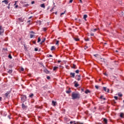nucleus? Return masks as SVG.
Here are the masks:
<instances>
[{
    "label": "nucleus",
    "mask_w": 124,
    "mask_h": 124,
    "mask_svg": "<svg viewBox=\"0 0 124 124\" xmlns=\"http://www.w3.org/2000/svg\"><path fill=\"white\" fill-rule=\"evenodd\" d=\"M52 103L53 106H56V104L57 103V102L52 101Z\"/></svg>",
    "instance_id": "9d476101"
},
{
    "label": "nucleus",
    "mask_w": 124,
    "mask_h": 124,
    "mask_svg": "<svg viewBox=\"0 0 124 124\" xmlns=\"http://www.w3.org/2000/svg\"><path fill=\"white\" fill-rule=\"evenodd\" d=\"M124 113H121L120 114V117H121V118H124Z\"/></svg>",
    "instance_id": "5701e85b"
},
{
    "label": "nucleus",
    "mask_w": 124,
    "mask_h": 124,
    "mask_svg": "<svg viewBox=\"0 0 124 124\" xmlns=\"http://www.w3.org/2000/svg\"><path fill=\"white\" fill-rule=\"evenodd\" d=\"M95 87L96 88V89H98V86H97V85H95Z\"/></svg>",
    "instance_id": "a19ab883"
},
{
    "label": "nucleus",
    "mask_w": 124,
    "mask_h": 124,
    "mask_svg": "<svg viewBox=\"0 0 124 124\" xmlns=\"http://www.w3.org/2000/svg\"><path fill=\"white\" fill-rule=\"evenodd\" d=\"M9 93H10V92H7L6 93H5L6 97H7V96H8V94H9Z\"/></svg>",
    "instance_id": "f8f14e48"
},
{
    "label": "nucleus",
    "mask_w": 124,
    "mask_h": 124,
    "mask_svg": "<svg viewBox=\"0 0 124 124\" xmlns=\"http://www.w3.org/2000/svg\"><path fill=\"white\" fill-rule=\"evenodd\" d=\"M72 1H73V0H70V1H69L70 3H71V2H72Z\"/></svg>",
    "instance_id": "37998d69"
},
{
    "label": "nucleus",
    "mask_w": 124,
    "mask_h": 124,
    "mask_svg": "<svg viewBox=\"0 0 124 124\" xmlns=\"http://www.w3.org/2000/svg\"><path fill=\"white\" fill-rule=\"evenodd\" d=\"M104 75H106V76H107V75L106 74V73H105Z\"/></svg>",
    "instance_id": "680f3d73"
},
{
    "label": "nucleus",
    "mask_w": 124,
    "mask_h": 124,
    "mask_svg": "<svg viewBox=\"0 0 124 124\" xmlns=\"http://www.w3.org/2000/svg\"><path fill=\"white\" fill-rule=\"evenodd\" d=\"M116 53H118V50H116Z\"/></svg>",
    "instance_id": "69168bd1"
},
{
    "label": "nucleus",
    "mask_w": 124,
    "mask_h": 124,
    "mask_svg": "<svg viewBox=\"0 0 124 124\" xmlns=\"http://www.w3.org/2000/svg\"><path fill=\"white\" fill-rule=\"evenodd\" d=\"M71 77L72 78H74L75 77V73H70Z\"/></svg>",
    "instance_id": "20e7f679"
},
{
    "label": "nucleus",
    "mask_w": 124,
    "mask_h": 124,
    "mask_svg": "<svg viewBox=\"0 0 124 124\" xmlns=\"http://www.w3.org/2000/svg\"><path fill=\"white\" fill-rule=\"evenodd\" d=\"M104 44H107V43H104Z\"/></svg>",
    "instance_id": "338daca9"
},
{
    "label": "nucleus",
    "mask_w": 124,
    "mask_h": 124,
    "mask_svg": "<svg viewBox=\"0 0 124 124\" xmlns=\"http://www.w3.org/2000/svg\"><path fill=\"white\" fill-rule=\"evenodd\" d=\"M23 7H28V6H29V4H24L23 5Z\"/></svg>",
    "instance_id": "6ab92c4d"
},
{
    "label": "nucleus",
    "mask_w": 124,
    "mask_h": 124,
    "mask_svg": "<svg viewBox=\"0 0 124 124\" xmlns=\"http://www.w3.org/2000/svg\"><path fill=\"white\" fill-rule=\"evenodd\" d=\"M86 41H89V39L85 40Z\"/></svg>",
    "instance_id": "bf43d9fd"
},
{
    "label": "nucleus",
    "mask_w": 124,
    "mask_h": 124,
    "mask_svg": "<svg viewBox=\"0 0 124 124\" xmlns=\"http://www.w3.org/2000/svg\"><path fill=\"white\" fill-rule=\"evenodd\" d=\"M98 56V54H94V57H97Z\"/></svg>",
    "instance_id": "79ce46f5"
},
{
    "label": "nucleus",
    "mask_w": 124,
    "mask_h": 124,
    "mask_svg": "<svg viewBox=\"0 0 124 124\" xmlns=\"http://www.w3.org/2000/svg\"><path fill=\"white\" fill-rule=\"evenodd\" d=\"M43 31H47V29L46 28H43Z\"/></svg>",
    "instance_id": "f704fd0d"
},
{
    "label": "nucleus",
    "mask_w": 124,
    "mask_h": 124,
    "mask_svg": "<svg viewBox=\"0 0 124 124\" xmlns=\"http://www.w3.org/2000/svg\"><path fill=\"white\" fill-rule=\"evenodd\" d=\"M21 101L22 102H25V101L27 100V96H26V95H22L21 96Z\"/></svg>",
    "instance_id": "f03ea898"
},
{
    "label": "nucleus",
    "mask_w": 124,
    "mask_h": 124,
    "mask_svg": "<svg viewBox=\"0 0 124 124\" xmlns=\"http://www.w3.org/2000/svg\"><path fill=\"white\" fill-rule=\"evenodd\" d=\"M80 2L82 3V0H79Z\"/></svg>",
    "instance_id": "e2e57ef3"
},
{
    "label": "nucleus",
    "mask_w": 124,
    "mask_h": 124,
    "mask_svg": "<svg viewBox=\"0 0 124 124\" xmlns=\"http://www.w3.org/2000/svg\"><path fill=\"white\" fill-rule=\"evenodd\" d=\"M100 98H101V99H103V100H106V98H103V96H101Z\"/></svg>",
    "instance_id": "412c9836"
},
{
    "label": "nucleus",
    "mask_w": 124,
    "mask_h": 124,
    "mask_svg": "<svg viewBox=\"0 0 124 124\" xmlns=\"http://www.w3.org/2000/svg\"><path fill=\"white\" fill-rule=\"evenodd\" d=\"M74 40H75V41H79V40H80V39L78 38H74Z\"/></svg>",
    "instance_id": "aec40b11"
},
{
    "label": "nucleus",
    "mask_w": 124,
    "mask_h": 124,
    "mask_svg": "<svg viewBox=\"0 0 124 124\" xmlns=\"http://www.w3.org/2000/svg\"><path fill=\"white\" fill-rule=\"evenodd\" d=\"M72 99H79L80 98V94L78 93H72Z\"/></svg>",
    "instance_id": "f257e3e1"
},
{
    "label": "nucleus",
    "mask_w": 124,
    "mask_h": 124,
    "mask_svg": "<svg viewBox=\"0 0 124 124\" xmlns=\"http://www.w3.org/2000/svg\"><path fill=\"white\" fill-rule=\"evenodd\" d=\"M9 5H10V4H9V6H8V9H9L10 8V7L9 6Z\"/></svg>",
    "instance_id": "de8ad7c7"
},
{
    "label": "nucleus",
    "mask_w": 124,
    "mask_h": 124,
    "mask_svg": "<svg viewBox=\"0 0 124 124\" xmlns=\"http://www.w3.org/2000/svg\"><path fill=\"white\" fill-rule=\"evenodd\" d=\"M97 31V29H92V30H91V31H93L94 32L95 31Z\"/></svg>",
    "instance_id": "4be33fe9"
},
{
    "label": "nucleus",
    "mask_w": 124,
    "mask_h": 124,
    "mask_svg": "<svg viewBox=\"0 0 124 124\" xmlns=\"http://www.w3.org/2000/svg\"><path fill=\"white\" fill-rule=\"evenodd\" d=\"M47 79H50V77H47Z\"/></svg>",
    "instance_id": "8fccbe9b"
},
{
    "label": "nucleus",
    "mask_w": 124,
    "mask_h": 124,
    "mask_svg": "<svg viewBox=\"0 0 124 124\" xmlns=\"http://www.w3.org/2000/svg\"><path fill=\"white\" fill-rule=\"evenodd\" d=\"M79 86V84H78V83H76L75 84V87H76V88H77V87H78Z\"/></svg>",
    "instance_id": "cd10ccee"
},
{
    "label": "nucleus",
    "mask_w": 124,
    "mask_h": 124,
    "mask_svg": "<svg viewBox=\"0 0 124 124\" xmlns=\"http://www.w3.org/2000/svg\"><path fill=\"white\" fill-rule=\"evenodd\" d=\"M33 3H34V1H33L31 2V4H33Z\"/></svg>",
    "instance_id": "603ef678"
},
{
    "label": "nucleus",
    "mask_w": 124,
    "mask_h": 124,
    "mask_svg": "<svg viewBox=\"0 0 124 124\" xmlns=\"http://www.w3.org/2000/svg\"><path fill=\"white\" fill-rule=\"evenodd\" d=\"M53 56L52 55H49L48 58H52Z\"/></svg>",
    "instance_id": "58836bf2"
},
{
    "label": "nucleus",
    "mask_w": 124,
    "mask_h": 124,
    "mask_svg": "<svg viewBox=\"0 0 124 124\" xmlns=\"http://www.w3.org/2000/svg\"><path fill=\"white\" fill-rule=\"evenodd\" d=\"M18 20L20 21V22H24V20L23 19V18L22 17H20L18 18Z\"/></svg>",
    "instance_id": "dca6fc26"
},
{
    "label": "nucleus",
    "mask_w": 124,
    "mask_h": 124,
    "mask_svg": "<svg viewBox=\"0 0 124 124\" xmlns=\"http://www.w3.org/2000/svg\"><path fill=\"white\" fill-rule=\"evenodd\" d=\"M34 51H38V48H35Z\"/></svg>",
    "instance_id": "473e14b6"
},
{
    "label": "nucleus",
    "mask_w": 124,
    "mask_h": 124,
    "mask_svg": "<svg viewBox=\"0 0 124 124\" xmlns=\"http://www.w3.org/2000/svg\"><path fill=\"white\" fill-rule=\"evenodd\" d=\"M88 46H85V47H84V49H85V50H86V49H88Z\"/></svg>",
    "instance_id": "ea45409f"
},
{
    "label": "nucleus",
    "mask_w": 124,
    "mask_h": 124,
    "mask_svg": "<svg viewBox=\"0 0 124 124\" xmlns=\"http://www.w3.org/2000/svg\"><path fill=\"white\" fill-rule=\"evenodd\" d=\"M73 123H75V121H74V122L71 121L70 122V124H73Z\"/></svg>",
    "instance_id": "4c0bfd02"
},
{
    "label": "nucleus",
    "mask_w": 124,
    "mask_h": 124,
    "mask_svg": "<svg viewBox=\"0 0 124 124\" xmlns=\"http://www.w3.org/2000/svg\"><path fill=\"white\" fill-rule=\"evenodd\" d=\"M8 118H9V119H11V118H10V115H8Z\"/></svg>",
    "instance_id": "3c124183"
},
{
    "label": "nucleus",
    "mask_w": 124,
    "mask_h": 124,
    "mask_svg": "<svg viewBox=\"0 0 124 124\" xmlns=\"http://www.w3.org/2000/svg\"><path fill=\"white\" fill-rule=\"evenodd\" d=\"M2 2H4L5 4H8V1L7 0H4Z\"/></svg>",
    "instance_id": "0eeeda50"
},
{
    "label": "nucleus",
    "mask_w": 124,
    "mask_h": 124,
    "mask_svg": "<svg viewBox=\"0 0 124 124\" xmlns=\"http://www.w3.org/2000/svg\"><path fill=\"white\" fill-rule=\"evenodd\" d=\"M34 37V35H33V34L30 35V38H32Z\"/></svg>",
    "instance_id": "bb28decb"
},
{
    "label": "nucleus",
    "mask_w": 124,
    "mask_h": 124,
    "mask_svg": "<svg viewBox=\"0 0 124 124\" xmlns=\"http://www.w3.org/2000/svg\"><path fill=\"white\" fill-rule=\"evenodd\" d=\"M30 22H31V20H28L27 23H30Z\"/></svg>",
    "instance_id": "4d7b16f0"
},
{
    "label": "nucleus",
    "mask_w": 124,
    "mask_h": 124,
    "mask_svg": "<svg viewBox=\"0 0 124 124\" xmlns=\"http://www.w3.org/2000/svg\"><path fill=\"white\" fill-rule=\"evenodd\" d=\"M86 18H88V16L87 15H84L83 16V19H84L85 21H87V19H86Z\"/></svg>",
    "instance_id": "6e6552de"
},
{
    "label": "nucleus",
    "mask_w": 124,
    "mask_h": 124,
    "mask_svg": "<svg viewBox=\"0 0 124 124\" xmlns=\"http://www.w3.org/2000/svg\"><path fill=\"white\" fill-rule=\"evenodd\" d=\"M78 81H80V78H78Z\"/></svg>",
    "instance_id": "13d9d810"
},
{
    "label": "nucleus",
    "mask_w": 124,
    "mask_h": 124,
    "mask_svg": "<svg viewBox=\"0 0 124 124\" xmlns=\"http://www.w3.org/2000/svg\"><path fill=\"white\" fill-rule=\"evenodd\" d=\"M103 120L104 124H107V123H108L107 119H106V118H103Z\"/></svg>",
    "instance_id": "39448f33"
},
{
    "label": "nucleus",
    "mask_w": 124,
    "mask_h": 124,
    "mask_svg": "<svg viewBox=\"0 0 124 124\" xmlns=\"http://www.w3.org/2000/svg\"><path fill=\"white\" fill-rule=\"evenodd\" d=\"M3 32H4V29L2 28V27L0 26V35L3 34Z\"/></svg>",
    "instance_id": "7ed1b4c3"
},
{
    "label": "nucleus",
    "mask_w": 124,
    "mask_h": 124,
    "mask_svg": "<svg viewBox=\"0 0 124 124\" xmlns=\"http://www.w3.org/2000/svg\"><path fill=\"white\" fill-rule=\"evenodd\" d=\"M66 93H71V91L68 90L66 92Z\"/></svg>",
    "instance_id": "a878e982"
},
{
    "label": "nucleus",
    "mask_w": 124,
    "mask_h": 124,
    "mask_svg": "<svg viewBox=\"0 0 124 124\" xmlns=\"http://www.w3.org/2000/svg\"><path fill=\"white\" fill-rule=\"evenodd\" d=\"M16 3H17V1H16L14 5H16Z\"/></svg>",
    "instance_id": "09e8293b"
},
{
    "label": "nucleus",
    "mask_w": 124,
    "mask_h": 124,
    "mask_svg": "<svg viewBox=\"0 0 124 124\" xmlns=\"http://www.w3.org/2000/svg\"><path fill=\"white\" fill-rule=\"evenodd\" d=\"M54 50H56V47H55V46H52L51 48V50L54 51Z\"/></svg>",
    "instance_id": "2eb2a0df"
},
{
    "label": "nucleus",
    "mask_w": 124,
    "mask_h": 124,
    "mask_svg": "<svg viewBox=\"0 0 124 124\" xmlns=\"http://www.w3.org/2000/svg\"><path fill=\"white\" fill-rule=\"evenodd\" d=\"M8 58H9V59H12V56H11V55L9 54L8 56Z\"/></svg>",
    "instance_id": "c756f323"
},
{
    "label": "nucleus",
    "mask_w": 124,
    "mask_h": 124,
    "mask_svg": "<svg viewBox=\"0 0 124 124\" xmlns=\"http://www.w3.org/2000/svg\"><path fill=\"white\" fill-rule=\"evenodd\" d=\"M33 96V93H31V94L29 95V97H31V98H32Z\"/></svg>",
    "instance_id": "b1692460"
},
{
    "label": "nucleus",
    "mask_w": 124,
    "mask_h": 124,
    "mask_svg": "<svg viewBox=\"0 0 124 124\" xmlns=\"http://www.w3.org/2000/svg\"><path fill=\"white\" fill-rule=\"evenodd\" d=\"M58 68H59V67H57V66L54 67H53V71H56V70Z\"/></svg>",
    "instance_id": "a211bd4d"
},
{
    "label": "nucleus",
    "mask_w": 124,
    "mask_h": 124,
    "mask_svg": "<svg viewBox=\"0 0 124 124\" xmlns=\"http://www.w3.org/2000/svg\"><path fill=\"white\" fill-rule=\"evenodd\" d=\"M118 95H119V96H120V97L123 96V94H122V93H119Z\"/></svg>",
    "instance_id": "2f4dec72"
},
{
    "label": "nucleus",
    "mask_w": 124,
    "mask_h": 124,
    "mask_svg": "<svg viewBox=\"0 0 124 124\" xmlns=\"http://www.w3.org/2000/svg\"><path fill=\"white\" fill-rule=\"evenodd\" d=\"M45 40H46V38H44V39H43L42 40V42L41 43V44H42V43H44V42H45Z\"/></svg>",
    "instance_id": "f3484780"
},
{
    "label": "nucleus",
    "mask_w": 124,
    "mask_h": 124,
    "mask_svg": "<svg viewBox=\"0 0 124 124\" xmlns=\"http://www.w3.org/2000/svg\"><path fill=\"white\" fill-rule=\"evenodd\" d=\"M79 70H77L76 71V73H77L78 74V73H79Z\"/></svg>",
    "instance_id": "7c9ffc66"
},
{
    "label": "nucleus",
    "mask_w": 124,
    "mask_h": 124,
    "mask_svg": "<svg viewBox=\"0 0 124 124\" xmlns=\"http://www.w3.org/2000/svg\"><path fill=\"white\" fill-rule=\"evenodd\" d=\"M40 6L42 8H45V4H44V3L41 4Z\"/></svg>",
    "instance_id": "ddd939ff"
},
{
    "label": "nucleus",
    "mask_w": 124,
    "mask_h": 124,
    "mask_svg": "<svg viewBox=\"0 0 124 124\" xmlns=\"http://www.w3.org/2000/svg\"><path fill=\"white\" fill-rule=\"evenodd\" d=\"M12 70H8V73H9V74H12Z\"/></svg>",
    "instance_id": "9b49d317"
},
{
    "label": "nucleus",
    "mask_w": 124,
    "mask_h": 124,
    "mask_svg": "<svg viewBox=\"0 0 124 124\" xmlns=\"http://www.w3.org/2000/svg\"><path fill=\"white\" fill-rule=\"evenodd\" d=\"M21 71H24V68H21Z\"/></svg>",
    "instance_id": "c03bdc74"
},
{
    "label": "nucleus",
    "mask_w": 124,
    "mask_h": 124,
    "mask_svg": "<svg viewBox=\"0 0 124 124\" xmlns=\"http://www.w3.org/2000/svg\"><path fill=\"white\" fill-rule=\"evenodd\" d=\"M90 35H91V36H93V35H94V34H93V33H91Z\"/></svg>",
    "instance_id": "c9c22d12"
},
{
    "label": "nucleus",
    "mask_w": 124,
    "mask_h": 124,
    "mask_svg": "<svg viewBox=\"0 0 124 124\" xmlns=\"http://www.w3.org/2000/svg\"><path fill=\"white\" fill-rule=\"evenodd\" d=\"M62 62L61 61H58V62L59 63H60V62Z\"/></svg>",
    "instance_id": "864d4df0"
},
{
    "label": "nucleus",
    "mask_w": 124,
    "mask_h": 124,
    "mask_svg": "<svg viewBox=\"0 0 124 124\" xmlns=\"http://www.w3.org/2000/svg\"><path fill=\"white\" fill-rule=\"evenodd\" d=\"M31 33H34V32L32 31L31 32Z\"/></svg>",
    "instance_id": "5fc2aeb1"
},
{
    "label": "nucleus",
    "mask_w": 124,
    "mask_h": 124,
    "mask_svg": "<svg viewBox=\"0 0 124 124\" xmlns=\"http://www.w3.org/2000/svg\"><path fill=\"white\" fill-rule=\"evenodd\" d=\"M59 42H60L59 41H56V45H59Z\"/></svg>",
    "instance_id": "c85d7f7f"
},
{
    "label": "nucleus",
    "mask_w": 124,
    "mask_h": 124,
    "mask_svg": "<svg viewBox=\"0 0 124 124\" xmlns=\"http://www.w3.org/2000/svg\"><path fill=\"white\" fill-rule=\"evenodd\" d=\"M75 67H76V66H75V65H73V68H74V69H75Z\"/></svg>",
    "instance_id": "a18cd8bd"
},
{
    "label": "nucleus",
    "mask_w": 124,
    "mask_h": 124,
    "mask_svg": "<svg viewBox=\"0 0 124 124\" xmlns=\"http://www.w3.org/2000/svg\"><path fill=\"white\" fill-rule=\"evenodd\" d=\"M103 90L104 91H105V92H107V93H109V89H107L106 87H103Z\"/></svg>",
    "instance_id": "423d86ee"
},
{
    "label": "nucleus",
    "mask_w": 124,
    "mask_h": 124,
    "mask_svg": "<svg viewBox=\"0 0 124 124\" xmlns=\"http://www.w3.org/2000/svg\"><path fill=\"white\" fill-rule=\"evenodd\" d=\"M31 18H32V16H30L29 19H31Z\"/></svg>",
    "instance_id": "6e6d98bb"
},
{
    "label": "nucleus",
    "mask_w": 124,
    "mask_h": 124,
    "mask_svg": "<svg viewBox=\"0 0 124 124\" xmlns=\"http://www.w3.org/2000/svg\"><path fill=\"white\" fill-rule=\"evenodd\" d=\"M55 14H56V15H57V14H58V12H55Z\"/></svg>",
    "instance_id": "052dcab7"
},
{
    "label": "nucleus",
    "mask_w": 124,
    "mask_h": 124,
    "mask_svg": "<svg viewBox=\"0 0 124 124\" xmlns=\"http://www.w3.org/2000/svg\"><path fill=\"white\" fill-rule=\"evenodd\" d=\"M90 93H91V91H90V90H86L85 91V93L86 94Z\"/></svg>",
    "instance_id": "4468645a"
},
{
    "label": "nucleus",
    "mask_w": 124,
    "mask_h": 124,
    "mask_svg": "<svg viewBox=\"0 0 124 124\" xmlns=\"http://www.w3.org/2000/svg\"><path fill=\"white\" fill-rule=\"evenodd\" d=\"M1 98H2L1 97H0V100H1Z\"/></svg>",
    "instance_id": "0e129e2a"
},
{
    "label": "nucleus",
    "mask_w": 124,
    "mask_h": 124,
    "mask_svg": "<svg viewBox=\"0 0 124 124\" xmlns=\"http://www.w3.org/2000/svg\"><path fill=\"white\" fill-rule=\"evenodd\" d=\"M65 13V11H64V12L61 13V16H62V15H63V14H64Z\"/></svg>",
    "instance_id": "72a5a7b5"
},
{
    "label": "nucleus",
    "mask_w": 124,
    "mask_h": 124,
    "mask_svg": "<svg viewBox=\"0 0 124 124\" xmlns=\"http://www.w3.org/2000/svg\"><path fill=\"white\" fill-rule=\"evenodd\" d=\"M22 109H26L27 108V107L24 104H22Z\"/></svg>",
    "instance_id": "1a4fd4ad"
},
{
    "label": "nucleus",
    "mask_w": 124,
    "mask_h": 124,
    "mask_svg": "<svg viewBox=\"0 0 124 124\" xmlns=\"http://www.w3.org/2000/svg\"><path fill=\"white\" fill-rule=\"evenodd\" d=\"M15 8H18V5H16Z\"/></svg>",
    "instance_id": "49530a36"
},
{
    "label": "nucleus",
    "mask_w": 124,
    "mask_h": 124,
    "mask_svg": "<svg viewBox=\"0 0 124 124\" xmlns=\"http://www.w3.org/2000/svg\"><path fill=\"white\" fill-rule=\"evenodd\" d=\"M114 98L115 99H116V100H118V97L117 96H114Z\"/></svg>",
    "instance_id": "e433bc0d"
},
{
    "label": "nucleus",
    "mask_w": 124,
    "mask_h": 124,
    "mask_svg": "<svg viewBox=\"0 0 124 124\" xmlns=\"http://www.w3.org/2000/svg\"><path fill=\"white\" fill-rule=\"evenodd\" d=\"M40 41H41V39H40V37H39L38 39L37 43H39V42H40Z\"/></svg>",
    "instance_id": "393cba45"
},
{
    "label": "nucleus",
    "mask_w": 124,
    "mask_h": 124,
    "mask_svg": "<svg viewBox=\"0 0 124 124\" xmlns=\"http://www.w3.org/2000/svg\"><path fill=\"white\" fill-rule=\"evenodd\" d=\"M74 124H76V123H75H75H74Z\"/></svg>",
    "instance_id": "774afa93"
}]
</instances>
